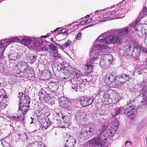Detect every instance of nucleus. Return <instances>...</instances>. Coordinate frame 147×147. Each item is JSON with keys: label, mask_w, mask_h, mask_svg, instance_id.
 Segmentation results:
<instances>
[{"label": "nucleus", "mask_w": 147, "mask_h": 147, "mask_svg": "<svg viewBox=\"0 0 147 147\" xmlns=\"http://www.w3.org/2000/svg\"><path fill=\"white\" fill-rule=\"evenodd\" d=\"M138 21L136 20L129 24V26L121 30H112L108 31L102 34L97 38L98 39L101 37H103L107 35L105 38L99 39L98 40L99 43L106 44L111 43L112 42L116 45L122 43L123 41V38L128 37L130 35L133 34V29L136 27L134 30L135 33L138 36L141 35L140 30H138Z\"/></svg>", "instance_id": "f257e3e1"}, {"label": "nucleus", "mask_w": 147, "mask_h": 147, "mask_svg": "<svg viewBox=\"0 0 147 147\" xmlns=\"http://www.w3.org/2000/svg\"><path fill=\"white\" fill-rule=\"evenodd\" d=\"M99 39V38L96 40L95 44L97 43L98 45H96L95 46H93L91 52V54H96L97 55L96 57H94L92 59L88 60L84 67L86 72L88 74H89L92 72L93 63H98L100 62V59H102V54H99V53H101V51L104 50L106 48V47L105 45L98 44L99 43L98 42ZM102 54H103V53H102Z\"/></svg>", "instance_id": "f03ea898"}, {"label": "nucleus", "mask_w": 147, "mask_h": 147, "mask_svg": "<svg viewBox=\"0 0 147 147\" xmlns=\"http://www.w3.org/2000/svg\"><path fill=\"white\" fill-rule=\"evenodd\" d=\"M14 72L17 74L24 73L28 75L34 74L33 70L24 61L18 62L15 66Z\"/></svg>", "instance_id": "7ed1b4c3"}, {"label": "nucleus", "mask_w": 147, "mask_h": 147, "mask_svg": "<svg viewBox=\"0 0 147 147\" xmlns=\"http://www.w3.org/2000/svg\"><path fill=\"white\" fill-rule=\"evenodd\" d=\"M105 126L103 125L99 129V134L97 137L93 138L89 141V143L93 144V145L96 146L98 147H105V141L106 140V139L103 137L101 136L102 134H104L105 132Z\"/></svg>", "instance_id": "20e7f679"}, {"label": "nucleus", "mask_w": 147, "mask_h": 147, "mask_svg": "<svg viewBox=\"0 0 147 147\" xmlns=\"http://www.w3.org/2000/svg\"><path fill=\"white\" fill-rule=\"evenodd\" d=\"M30 98L26 94H22L21 96L20 97L19 104V109L21 108L22 111H24L26 113L28 111V109L29 107Z\"/></svg>", "instance_id": "39448f33"}, {"label": "nucleus", "mask_w": 147, "mask_h": 147, "mask_svg": "<svg viewBox=\"0 0 147 147\" xmlns=\"http://www.w3.org/2000/svg\"><path fill=\"white\" fill-rule=\"evenodd\" d=\"M94 127H92L90 125H87L83 127L82 129L81 132L80 133V136L81 138H83L84 139H86L88 138L87 136L94 134Z\"/></svg>", "instance_id": "423d86ee"}, {"label": "nucleus", "mask_w": 147, "mask_h": 147, "mask_svg": "<svg viewBox=\"0 0 147 147\" xmlns=\"http://www.w3.org/2000/svg\"><path fill=\"white\" fill-rule=\"evenodd\" d=\"M129 78L128 75L123 74L115 77V82L118 85H122L124 84Z\"/></svg>", "instance_id": "0eeeda50"}, {"label": "nucleus", "mask_w": 147, "mask_h": 147, "mask_svg": "<svg viewBox=\"0 0 147 147\" xmlns=\"http://www.w3.org/2000/svg\"><path fill=\"white\" fill-rule=\"evenodd\" d=\"M136 111V109L135 108L129 106L126 108L124 111V113L130 119L133 120L135 118Z\"/></svg>", "instance_id": "6e6552de"}, {"label": "nucleus", "mask_w": 147, "mask_h": 147, "mask_svg": "<svg viewBox=\"0 0 147 147\" xmlns=\"http://www.w3.org/2000/svg\"><path fill=\"white\" fill-rule=\"evenodd\" d=\"M140 47V45H130L128 47V49L131 52H132V55H135L138 57L141 52Z\"/></svg>", "instance_id": "1a4fd4ad"}, {"label": "nucleus", "mask_w": 147, "mask_h": 147, "mask_svg": "<svg viewBox=\"0 0 147 147\" xmlns=\"http://www.w3.org/2000/svg\"><path fill=\"white\" fill-rule=\"evenodd\" d=\"M115 76L112 74L109 73L107 74L105 76L104 78L105 83L107 85H110V84L115 82Z\"/></svg>", "instance_id": "9d476101"}, {"label": "nucleus", "mask_w": 147, "mask_h": 147, "mask_svg": "<svg viewBox=\"0 0 147 147\" xmlns=\"http://www.w3.org/2000/svg\"><path fill=\"white\" fill-rule=\"evenodd\" d=\"M20 43L27 47L30 44L31 42V40L30 38L28 36H24L20 37Z\"/></svg>", "instance_id": "9b49d317"}, {"label": "nucleus", "mask_w": 147, "mask_h": 147, "mask_svg": "<svg viewBox=\"0 0 147 147\" xmlns=\"http://www.w3.org/2000/svg\"><path fill=\"white\" fill-rule=\"evenodd\" d=\"M125 9L119 10L117 11V15L114 16V17H110L109 20L115 19L117 18H123L125 16Z\"/></svg>", "instance_id": "f8f14e48"}, {"label": "nucleus", "mask_w": 147, "mask_h": 147, "mask_svg": "<svg viewBox=\"0 0 147 147\" xmlns=\"http://www.w3.org/2000/svg\"><path fill=\"white\" fill-rule=\"evenodd\" d=\"M118 122L119 121L117 120H115L113 121L111 126L109 127V129L110 130V133L111 135L115 133L116 131L118 128Z\"/></svg>", "instance_id": "ddd939ff"}, {"label": "nucleus", "mask_w": 147, "mask_h": 147, "mask_svg": "<svg viewBox=\"0 0 147 147\" xmlns=\"http://www.w3.org/2000/svg\"><path fill=\"white\" fill-rule=\"evenodd\" d=\"M20 41V38L18 37H13L11 38L5 39L3 43L5 46H6V47L10 44L14 42H17Z\"/></svg>", "instance_id": "4468645a"}, {"label": "nucleus", "mask_w": 147, "mask_h": 147, "mask_svg": "<svg viewBox=\"0 0 147 147\" xmlns=\"http://www.w3.org/2000/svg\"><path fill=\"white\" fill-rule=\"evenodd\" d=\"M86 117L85 113L82 112H78L75 115V118L77 121H83Z\"/></svg>", "instance_id": "2eb2a0df"}, {"label": "nucleus", "mask_w": 147, "mask_h": 147, "mask_svg": "<svg viewBox=\"0 0 147 147\" xmlns=\"http://www.w3.org/2000/svg\"><path fill=\"white\" fill-rule=\"evenodd\" d=\"M59 101L61 106L64 108H67L70 104V102L66 98H62Z\"/></svg>", "instance_id": "dca6fc26"}, {"label": "nucleus", "mask_w": 147, "mask_h": 147, "mask_svg": "<svg viewBox=\"0 0 147 147\" xmlns=\"http://www.w3.org/2000/svg\"><path fill=\"white\" fill-rule=\"evenodd\" d=\"M62 119L64 121H62V123L61 122V123L64 127H68L70 125L71 122L70 117L63 116L62 117Z\"/></svg>", "instance_id": "f3484780"}, {"label": "nucleus", "mask_w": 147, "mask_h": 147, "mask_svg": "<svg viewBox=\"0 0 147 147\" xmlns=\"http://www.w3.org/2000/svg\"><path fill=\"white\" fill-rule=\"evenodd\" d=\"M22 111L23 112V113L20 115V116H18L17 117H16L15 116L12 117H9V119L11 121L14 120L15 121H23L24 119V115L26 113H25L24 111Z\"/></svg>", "instance_id": "a211bd4d"}, {"label": "nucleus", "mask_w": 147, "mask_h": 147, "mask_svg": "<svg viewBox=\"0 0 147 147\" xmlns=\"http://www.w3.org/2000/svg\"><path fill=\"white\" fill-rule=\"evenodd\" d=\"M76 141L74 139L70 137L67 141L65 145L68 147H74Z\"/></svg>", "instance_id": "6ab92c4d"}, {"label": "nucleus", "mask_w": 147, "mask_h": 147, "mask_svg": "<svg viewBox=\"0 0 147 147\" xmlns=\"http://www.w3.org/2000/svg\"><path fill=\"white\" fill-rule=\"evenodd\" d=\"M112 96V94L111 96L108 91H106L104 92L103 97L106 100H107L109 102H111V99H114V98L111 97V96Z\"/></svg>", "instance_id": "aec40b11"}, {"label": "nucleus", "mask_w": 147, "mask_h": 147, "mask_svg": "<svg viewBox=\"0 0 147 147\" xmlns=\"http://www.w3.org/2000/svg\"><path fill=\"white\" fill-rule=\"evenodd\" d=\"M146 15H147V8H144L143 9L142 11L140 13L139 16L138 18V20H140L141 19Z\"/></svg>", "instance_id": "412c9836"}, {"label": "nucleus", "mask_w": 147, "mask_h": 147, "mask_svg": "<svg viewBox=\"0 0 147 147\" xmlns=\"http://www.w3.org/2000/svg\"><path fill=\"white\" fill-rule=\"evenodd\" d=\"M6 99H0V110L4 109L7 105Z\"/></svg>", "instance_id": "4be33fe9"}, {"label": "nucleus", "mask_w": 147, "mask_h": 147, "mask_svg": "<svg viewBox=\"0 0 147 147\" xmlns=\"http://www.w3.org/2000/svg\"><path fill=\"white\" fill-rule=\"evenodd\" d=\"M87 98L84 96L81 97L80 99V103L83 107H86L88 106Z\"/></svg>", "instance_id": "5701e85b"}, {"label": "nucleus", "mask_w": 147, "mask_h": 147, "mask_svg": "<svg viewBox=\"0 0 147 147\" xmlns=\"http://www.w3.org/2000/svg\"><path fill=\"white\" fill-rule=\"evenodd\" d=\"M18 54L17 53H11L9 54L8 57L10 60H15L17 59Z\"/></svg>", "instance_id": "b1692460"}, {"label": "nucleus", "mask_w": 147, "mask_h": 147, "mask_svg": "<svg viewBox=\"0 0 147 147\" xmlns=\"http://www.w3.org/2000/svg\"><path fill=\"white\" fill-rule=\"evenodd\" d=\"M40 124L41 125L44 127L45 129H47L50 125V122L49 121H47L45 119L43 120L42 121H40Z\"/></svg>", "instance_id": "393cba45"}, {"label": "nucleus", "mask_w": 147, "mask_h": 147, "mask_svg": "<svg viewBox=\"0 0 147 147\" xmlns=\"http://www.w3.org/2000/svg\"><path fill=\"white\" fill-rule=\"evenodd\" d=\"M107 62L104 59H101L99 63V65L102 68L107 67H108L109 65Z\"/></svg>", "instance_id": "a878e982"}, {"label": "nucleus", "mask_w": 147, "mask_h": 147, "mask_svg": "<svg viewBox=\"0 0 147 147\" xmlns=\"http://www.w3.org/2000/svg\"><path fill=\"white\" fill-rule=\"evenodd\" d=\"M61 69L63 70H66L68 72V66L69 64L65 61H63L61 63Z\"/></svg>", "instance_id": "bb28decb"}, {"label": "nucleus", "mask_w": 147, "mask_h": 147, "mask_svg": "<svg viewBox=\"0 0 147 147\" xmlns=\"http://www.w3.org/2000/svg\"><path fill=\"white\" fill-rule=\"evenodd\" d=\"M6 48L3 43H0V55H2L5 49Z\"/></svg>", "instance_id": "cd10ccee"}, {"label": "nucleus", "mask_w": 147, "mask_h": 147, "mask_svg": "<svg viewBox=\"0 0 147 147\" xmlns=\"http://www.w3.org/2000/svg\"><path fill=\"white\" fill-rule=\"evenodd\" d=\"M71 87L72 89L75 90L76 92L80 91V87L77 83V84H72Z\"/></svg>", "instance_id": "c85d7f7f"}, {"label": "nucleus", "mask_w": 147, "mask_h": 147, "mask_svg": "<svg viewBox=\"0 0 147 147\" xmlns=\"http://www.w3.org/2000/svg\"><path fill=\"white\" fill-rule=\"evenodd\" d=\"M1 94H0V99H6L7 96L6 95L5 92L2 89L1 90Z\"/></svg>", "instance_id": "c756f323"}, {"label": "nucleus", "mask_w": 147, "mask_h": 147, "mask_svg": "<svg viewBox=\"0 0 147 147\" xmlns=\"http://www.w3.org/2000/svg\"><path fill=\"white\" fill-rule=\"evenodd\" d=\"M28 57L29 59V60L31 61L30 63H33L34 62L36 59V56L32 54L29 55L28 56Z\"/></svg>", "instance_id": "7c9ffc66"}, {"label": "nucleus", "mask_w": 147, "mask_h": 147, "mask_svg": "<svg viewBox=\"0 0 147 147\" xmlns=\"http://www.w3.org/2000/svg\"><path fill=\"white\" fill-rule=\"evenodd\" d=\"M123 107H119L115 111V113H112V116L113 117H115L119 113L121 110L123 109Z\"/></svg>", "instance_id": "2f4dec72"}, {"label": "nucleus", "mask_w": 147, "mask_h": 147, "mask_svg": "<svg viewBox=\"0 0 147 147\" xmlns=\"http://www.w3.org/2000/svg\"><path fill=\"white\" fill-rule=\"evenodd\" d=\"M42 99H43L45 102H48L50 99V96L47 93H45L43 94V96Z\"/></svg>", "instance_id": "473e14b6"}, {"label": "nucleus", "mask_w": 147, "mask_h": 147, "mask_svg": "<svg viewBox=\"0 0 147 147\" xmlns=\"http://www.w3.org/2000/svg\"><path fill=\"white\" fill-rule=\"evenodd\" d=\"M51 85H51L52 86V87L51 88L52 89V91H50V92H54L57 89H58V86H57V84H55L54 83H51Z\"/></svg>", "instance_id": "72a5a7b5"}, {"label": "nucleus", "mask_w": 147, "mask_h": 147, "mask_svg": "<svg viewBox=\"0 0 147 147\" xmlns=\"http://www.w3.org/2000/svg\"><path fill=\"white\" fill-rule=\"evenodd\" d=\"M1 144L3 147H11L10 144L4 140H3L2 141Z\"/></svg>", "instance_id": "f704fd0d"}, {"label": "nucleus", "mask_w": 147, "mask_h": 147, "mask_svg": "<svg viewBox=\"0 0 147 147\" xmlns=\"http://www.w3.org/2000/svg\"><path fill=\"white\" fill-rule=\"evenodd\" d=\"M71 43V41L69 40H68L65 44L63 45V47L64 49L65 48L67 47H69Z\"/></svg>", "instance_id": "c9c22d12"}, {"label": "nucleus", "mask_w": 147, "mask_h": 147, "mask_svg": "<svg viewBox=\"0 0 147 147\" xmlns=\"http://www.w3.org/2000/svg\"><path fill=\"white\" fill-rule=\"evenodd\" d=\"M88 105H90L92 104L93 102L94 98L92 97H90L89 98H87Z\"/></svg>", "instance_id": "e433bc0d"}, {"label": "nucleus", "mask_w": 147, "mask_h": 147, "mask_svg": "<svg viewBox=\"0 0 147 147\" xmlns=\"http://www.w3.org/2000/svg\"><path fill=\"white\" fill-rule=\"evenodd\" d=\"M75 74L77 77H80L82 74V73L77 69H75L74 71Z\"/></svg>", "instance_id": "4c0bfd02"}, {"label": "nucleus", "mask_w": 147, "mask_h": 147, "mask_svg": "<svg viewBox=\"0 0 147 147\" xmlns=\"http://www.w3.org/2000/svg\"><path fill=\"white\" fill-rule=\"evenodd\" d=\"M143 96L144 100H142V102L143 103L144 102L145 103L147 104V93L144 94V95H143Z\"/></svg>", "instance_id": "58836bf2"}, {"label": "nucleus", "mask_w": 147, "mask_h": 147, "mask_svg": "<svg viewBox=\"0 0 147 147\" xmlns=\"http://www.w3.org/2000/svg\"><path fill=\"white\" fill-rule=\"evenodd\" d=\"M60 34H63L67 35L68 34V32L65 29H63L60 30L59 32Z\"/></svg>", "instance_id": "ea45409f"}, {"label": "nucleus", "mask_w": 147, "mask_h": 147, "mask_svg": "<svg viewBox=\"0 0 147 147\" xmlns=\"http://www.w3.org/2000/svg\"><path fill=\"white\" fill-rule=\"evenodd\" d=\"M49 46L51 50L53 51L57 50L56 47L53 44H51L50 45H49Z\"/></svg>", "instance_id": "a19ab883"}, {"label": "nucleus", "mask_w": 147, "mask_h": 147, "mask_svg": "<svg viewBox=\"0 0 147 147\" xmlns=\"http://www.w3.org/2000/svg\"><path fill=\"white\" fill-rule=\"evenodd\" d=\"M53 53V55L55 58H61V56L60 54H59L57 52H54Z\"/></svg>", "instance_id": "79ce46f5"}, {"label": "nucleus", "mask_w": 147, "mask_h": 147, "mask_svg": "<svg viewBox=\"0 0 147 147\" xmlns=\"http://www.w3.org/2000/svg\"><path fill=\"white\" fill-rule=\"evenodd\" d=\"M140 52L142 51L143 53H144L147 52V49L146 48L140 46Z\"/></svg>", "instance_id": "37998d69"}, {"label": "nucleus", "mask_w": 147, "mask_h": 147, "mask_svg": "<svg viewBox=\"0 0 147 147\" xmlns=\"http://www.w3.org/2000/svg\"><path fill=\"white\" fill-rule=\"evenodd\" d=\"M44 94L43 92L42 91H40L39 92L38 95L39 96V99L40 100L42 98V97H43V94Z\"/></svg>", "instance_id": "c03bdc74"}, {"label": "nucleus", "mask_w": 147, "mask_h": 147, "mask_svg": "<svg viewBox=\"0 0 147 147\" xmlns=\"http://www.w3.org/2000/svg\"><path fill=\"white\" fill-rule=\"evenodd\" d=\"M117 11H113L111 13H110L108 15V16L110 17L113 16L115 14L117 15Z\"/></svg>", "instance_id": "a18cd8bd"}, {"label": "nucleus", "mask_w": 147, "mask_h": 147, "mask_svg": "<svg viewBox=\"0 0 147 147\" xmlns=\"http://www.w3.org/2000/svg\"><path fill=\"white\" fill-rule=\"evenodd\" d=\"M33 47H37L39 46V45L38 42H36V41H34L33 42Z\"/></svg>", "instance_id": "49530a36"}, {"label": "nucleus", "mask_w": 147, "mask_h": 147, "mask_svg": "<svg viewBox=\"0 0 147 147\" xmlns=\"http://www.w3.org/2000/svg\"><path fill=\"white\" fill-rule=\"evenodd\" d=\"M47 49L44 45L41 46L40 47V51H45L47 50Z\"/></svg>", "instance_id": "de8ad7c7"}, {"label": "nucleus", "mask_w": 147, "mask_h": 147, "mask_svg": "<svg viewBox=\"0 0 147 147\" xmlns=\"http://www.w3.org/2000/svg\"><path fill=\"white\" fill-rule=\"evenodd\" d=\"M82 33L81 32L78 33L76 37V39L78 40H80L82 36Z\"/></svg>", "instance_id": "09e8293b"}, {"label": "nucleus", "mask_w": 147, "mask_h": 147, "mask_svg": "<svg viewBox=\"0 0 147 147\" xmlns=\"http://www.w3.org/2000/svg\"><path fill=\"white\" fill-rule=\"evenodd\" d=\"M53 42L55 43V45L58 48H59L61 49H64V48L63 47V46H61L59 44L57 43L56 42Z\"/></svg>", "instance_id": "8fccbe9b"}, {"label": "nucleus", "mask_w": 147, "mask_h": 147, "mask_svg": "<svg viewBox=\"0 0 147 147\" xmlns=\"http://www.w3.org/2000/svg\"><path fill=\"white\" fill-rule=\"evenodd\" d=\"M140 94H142L143 96L144 95V94H146V90L145 89V88L143 87L142 89L141 92H140Z\"/></svg>", "instance_id": "3c124183"}, {"label": "nucleus", "mask_w": 147, "mask_h": 147, "mask_svg": "<svg viewBox=\"0 0 147 147\" xmlns=\"http://www.w3.org/2000/svg\"><path fill=\"white\" fill-rule=\"evenodd\" d=\"M91 21H92V20H91V19H88L86 21H84V24H86L87 23H88V24L90 22H91Z\"/></svg>", "instance_id": "603ef678"}, {"label": "nucleus", "mask_w": 147, "mask_h": 147, "mask_svg": "<svg viewBox=\"0 0 147 147\" xmlns=\"http://www.w3.org/2000/svg\"><path fill=\"white\" fill-rule=\"evenodd\" d=\"M145 34L146 36V37L145 39H144V41L145 44V45L147 46V34L146 33H145Z\"/></svg>", "instance_id": "864d4df0"}, {"label": "nucleus", "mask_w": 147, "mask_h": 147, "mask_svg": "<svg viewBox=\"0 0 147 147\" xmlns=\"http://www.w3.org/2000/svg\"><path fill=\"white\" fill-rule=\"evenodd\" d=\"M49 35H50L48 34L46 36H41V38H46L48 37Z\"/></svg>", "instance_id": "5fc2aeb1"}, {"label": "nucleus", "mask_w": 147, "mask_h": 147, "mask_svg": "<svg viewBox=\"0 0 147 147\" xmlns=\"http://www.w3.org/2000/svg\"><path fill=\"white\" fill-rule=\"evenodd\" d=\"M127 144H129L128 145H131V142H130L129 141H127L125 143V145L126 146Z\"/></svg>", "instance_id": "6e6d98bb"}, {"label": "nucleus", "mask_w": 147, "mask_h": 147, "mask_svg": "<svg viewBox=\"0 0 147 147\" xmlns=\"http://www.w3.org/2000/svg\"><path fill=\"white\" fill-rule=\"evenodd\" d=\"M105 110H102V111H100V114L101 115H104V113Z\"/></svg>", "instance_id": "4d7b16f0"}, {"label": "nucleus", "mask_w": 147, "mask_h": 147, "mask_svg": "<svg viewBox=\"0 0 147 147\" xmlns=\"http://www.w3.org/2000/svg\"><path fill=\"white\" fill-rule=\"evenodd\" d=\"M59 28H56V29H55L53 32H52V33H53L54 32H56L59 30Z\"/></svg>", "instance_id": "13d9d810"}, {"label": "nucleus", "mask_w": 147, "mask_h": 147, "mask_svg": "<svg viewBox=\"0 0 147 147\" xmlns=\"http://www.w3.org/2000/svg\"><path fill=\"white\" fill-rule=\"evenodd\" d=\"M90 17V16L89 15H87L85 16V18H88Z\"/></svg>", "instance_id": "bf43d9fd"}, {"label": "nucleus", "mask_w": 147, "mask_h": 147, "mask_svg": "<svg viewBox=\"0 0 147 147\" xmlns=\"http://www.w3.org/2000/svg\"><path fill=\"white\" fill-rule=\"evenodd\" d=\"M99 12V11L98 10H97L95 11V13H98Z\"/></svg>", "instance_id": "052dcab7"}, {"label": "nucleus", "mask_w": 147, "mask_h": 147, "mask_svg": "<svg viewBox=\"0 0 147 147\" xmlns=\"http://www.w3.org/2000/svg\"><path fill=\"white\" fill-rule=\"evenodd\" d=\"M105 55H103V56H105ZM107 55V56H110V57H111L112 58H113L112 56L111 55Z\"/></svg>", "instance_id": "680f3d73"}, {"label": "nucleus", "mask_w": 147, "mask_h": 147, "mask_svg": "<svg viewBox=\"0 0 147 147\" xmlns=\"http://www.w3.org/2000/svg\"><path fill=\"white\" fill-rule=\"evenodd\" d=\"M68 26H71V24H69L68 25H67Z\"/></svg>", "instance_id": "e2e57ef3"}, {"label": "nucleus", "mask_w": 147, "mask_h": 147, "mask_svg": "<svg viewBox=\"0 0 147 147\" xmlns=\"http://www.w3.org/2000/svg\"><path fill=\"white\" fill-rule=\"evenodd\" d=\"M18 95H19V96H18V97H20V93H19Z\"/></svg>", "instance_id": "0e129e2a"}, {"label": "nucleus", "mask_w": 147, "mask_h": 147, "mask_svg": "<svg viewBox=\"0 0 147 147\" xmlns=\"http://www.w3.org/2000/svg\"><path fill=\"white\" fill-rule=\"evenodd\" d=\"M83 22H80V24H81L82 25L83 23Z\"/></svg>", "instance_id": "69168bd1"}, {"label": "nucleus", "mask_w": 147, "mask_h": 147, "mask_svg": "<svg viewBox=\"0 0 147 147\" xmlns=\"http://www.w3.org/2000/svg\"><path fill=\"white\" fill-rule=\"evenodd\" d=\"M51 90H52V89H49V91L50 92V91L51 92L52 91Z\"/></svg>", "instance_id": "338daca9"}, {"label": "nucleus", "mask_w": 147, "mask_h": 147, "mask_svg": "<svg viewBox=\"0 0 147 147\" xmlns=\"http://www.w3.org/2000/svg\"><path fill=\"white\" fill-rule=\"evenodd\" d=\"M117 95V94L116 93V94H114V95H115V96H116Z\"/></svg>", "instance_id": "774afa93"}]
</instances>
